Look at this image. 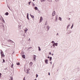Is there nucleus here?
<instances>
[{"label":"nucleus","mask_w":80,"mask_h":80,"mask_svg":"<svg viewBox=\"0 0 80 80\" xmlns=\"http://www.w3.org/2000/svg\"><path fill=\"white\" fill-rule=\"evenodd\" d=\"M33 59L34 60V61H36V56L35 55H33Z\"/></svg>","instance_id":"f257e3e1"},{"label":"nucleus","mask_w":80,"mask_h":80,"mask_svg":"<svg viewBox=\"0 0 80 80\" xmlns=\"http://www.w3.org/2000/svg\"><path fill=\"white\" fill-rule=\"evenodd\" d=\"M42 20H43V18H42V17H41L40 20V22H42Z\"/></svg>","instance_id":"f03ea898"},{"label":"nucleus","mask_w":80,"mask_h":80,"mask_svg":"<svg viewBox=\"0 0 80 80\" xmlns=\"http://www.w3.org/2000/svg\"><path fill=\"white\" fill-rule=\"evenodd\" d=\"M9 80H13V77H9Z\"/></svg>","instance_id":"7ed1b4c3"},{"label":"nucleus","mask_w":80,"mask_h":80,"mask_svg":"<svg viewBox=\"0 0 80 80\" xmlns=\"http://www.w3.org/2000/svg\"><path fill=\"white\" fill-rule=\"evenodd\" d=\"M1 56L3 55H4V54L3 53V52L2 51L1 52Z\"/></svg>","instance_id":"20e7f679"},{"label":"nucleus","mask_w":80,"mask_h":80,"mask_svg":"<svg viewBox=\"0 0 80 80\" xmlns=\"http://www.w3.org/2000/svg\"><path fill=\"white\" fill-rule=\"evenodd\" d=\"M45 62L46 63H47V64H48V60L47 59H46L45 60Z\"/></svg>","instance_id":"39448f33"},{"label":"nucleus","mask_w":80,"mask_h":80,"mask_svg":"<svg viewBox=\"0 0 80 80\" xmlns=\"http://www.w3.org/2000/svg\"><path fill=\"white\" fill-rule=\"evenodd\" d=\"M55 45V43L54 42L53 44H52V47H53V48H54Z\"/></svg>","instance_id":"423d86ee"},{"label":"nucleus","mask_w":80,"mask_h":80,"mask_svg":"<svg viewBox=\"0 0 80 80\" xmlns=\"http://www.w3.org/2000/svg\"><path fill=\"white\" fill-rule=\"evenodd\" d=\"M8 42H12V41L11 40H8Z\"/></svg>","instance_id":"0eeeda50"},{"label":"nucleus","mask_w":80,"mask_h":80,"mask_svg":"<svg viewBox=\"0 0 80 80\" xmlns=\"http://www.w3.org/2000/svg\"><path fill=\"white\" fill-rule=\"evenodd\" d=\"M22 57L23 58H25V55H22Z\"/></svg>","instance_id":"6e6552de"},{"label":"nucleus","mask_w":80,"mask_h":80,"mask_svg":"<svg viewBox=\"0 0 80 80\" xmlns=\"http://www.w3.org/2000/svg\"><path fill=\"white\" fill-rule=\"evenodd\" d=\"M55 12H53L52 14L53 16H54V15H55Z\"/></svg>","instance_id":"1a4fd4ad"},{"label":"nucleus","mask_w":80,"mask_h":80,"mask_svg":"<svg viewBox=\"0 0 80 80\" xmlns=\"http://www.w3.org/2000/svg\"><path fill=\"white\" fill-rule=\"evenodd\" d=\"M34 9H35L36 10H38V8H37V7H35Z\"/></svg>","instance_id":"9d476101"},{"label":"nucleus","mask_w":80,"mask_h":80,"mask_svg":"<svg viewBox=\"0 0 80 80\" xmlns=\"http://www.w3.org/2000/svg\"><path fill=\"white\" fill-rule=\"evenodd\" d=\"M59 20H60V21H62V18H61L60 17H59Z\"/></svg>","instance_id":"9b49d317"},{"label":"nucleus","mask_w":80,"mask_h":80,"mask_svg":"<svg viewBox=\"0 0 80 80\" xmlns=\"http://www.w3.org/2000/svg\"><path fill=\"white\" fill-rule=\"evenodd\" d=\"M38 48L39 51H40V50H41V48H40V47H38Z\"/></svg>","instance_id":"f8f14e48"},{"label":"nucleus","mask_w":80,"mask_h":80,"mask_svg":"<svg viewBox=\"0 0 80 80\" xmlns=\"http://www.w3.org/2000/svg\"><path fill=\"white\" fill-rule=\"evenodd\" d=\"M30 16H31V17L33 18H34V16L31 15V14H30Z\"/></svg>","instance_id":"ddd939ff"},{"label":"nucleus","mask_w":80,"mask_h":80,"mask_svg":"<svg viewBox=\"0 0 80 80\" xmlns=\"http://www.w3.org/2000/svg\"><path fill=\"white\" fill-rule=\"evenodd\" d=\"M3 57H5V55H4V54H3L1 56V58H3Z\"/></svg>","instance_id":"4468645a"},{"label":"nucleus","mask_w":80,"mask_h":80,"mask_svg":"<svg viewBox=\"0 0 80 80\" xmlns=\"http://www.w3.org/2000/svg\"><path fill=\"white\" fill-rule=\"evenodd\" d=\"M13 64H12V65H11V68H13Z\"/></svg>","instance_id":"2eb2a0df"},{"label":"nucleus","mask_w":80,"mask_h":80,"mask_svg":"<svg viewBox=\"0 0 80 80\" xmlns=\"http://www.w3.org/2000/svg\"><path fill=\"white\" fill-rule=\"evenodd\" d=\"M5 15H8V12H7L6 13H5Z\"/></svg>","instance_id":"dca6fc26"},{"label":"nucleus","mask_w":80,"mask_h":80,"mask_svg":"<svg viewBox=\"0 0 80 80\" xmlns=\"http://www.w3.org/2000/svg\"><path fill=\"white\" fill-rule=\"evenodd\" d=\"M52 60V57H50V61H51V60Z\"/></svg>","instance_id":"f3484780"},{"label":"nucleus","mask_w":80,"mask_h":80,"mask_svg":"<svg viewBox=\"0 0 80 80\" xmlns=\"http://www.w3.org/2000/svg\"><path fill=\"white\" fill-rule=\"evenodd\" d=\"M27 30H28V29H27V28L25 29V32H27Z\"/></svg>","instance_id":"a211bd4d"},{"label":"nucleus","mask_w":80,"mask_h":80,"mask_svg":"<svg viewBox=\"0 0 80 80\" xmlns=\"http://www.w3.org/2000/svg\"><path fill=\"white\" fill-rule=\"evenodd\" d=\"M32 62H31L30 63V65H32Z\"/></svg>","instance_id":"6ab92c4d"},{"label":"nucleus","mask_w":80,"mask_h":80,"mask_svg":"<svg viewBox=\"0 0 80 80\" xmlns=\"http://www.w3.org/2000/svg\"><path fill=\"white\" fill-rule=\"evenodd\" d=\"M2 60H3L2 63H3V62H4L5 63V60L3 59Z\"/></svg>","instance_id":"aec40b11"},{"label":"nucleus","mask_w":80,"mask_h":80,"mask_svg":"<svg viewBox=\"0 0 80 80\" xmlns=\"http://www.w3.org/2000/svg\"><path fill=\"white\" fill-rule=\"evenodd\" d=\"M2 77V73H0V78H1Z\"/></svg>","instance_id":"412c9836"},{"label":"nucleus","mask_w":80,"mask_h":80,"mask_svg":"<svg viewBox=\"0 0 80 80\" xmlns=\"http://www.w3.org/2000/svg\"><path fill=\"white\" fill-rule=\"evenodd\" d=\"M58 44V43H55V45H56V46H57Z\"/></svg>","instance_id":"4be33fe9"},{"label":"nucleus","mask_w":80,"mask_h":80,"mask_svg":"<svg viewBox=\"0 0 80 80\" xmlns=\"http://www.w3.org/2000/svg\"><path fill=\"white\" fill-rule=\"evenodd\" d=\"M54 41H53L52 42V43H54Z\"/></svg>","instance_id":"5701e85b"},{"label":"nucleus","mask_w":80,"mask_h":80,"mask_svg":"<svg viewBox=\"0 0 80 80\" xmlns=\"http://www.w3.org/2000/svg\"><path fill=\"white\" fill-rule=\"evenodd\" d=\"M27 17H28V13H27Z\"/></svg>","instance_id":"b1692460"},{"label":"nucleus","mask_w":80,"mask_h":80,"mask_svg":"<svg viewBox=\"0 0 80 80\" xmlns=\"http://www.w3.org/2000/svg\"><path fill=\"white\" fill-rule=\"evenodd\" d=\"M30 3H31V2H28V4H29V5H30Z\"/></svg>","instance_id":"393cba45"},{"label":"nucleus","mask_w":80,"mask_h":80,"mask_svg":"<svg viewBox=\"0 0 80 80\" xmlns=\"http://www.w3.org/2000/svg\"><path fill=\"white\" fill-rule=\"evenodd\" d=\"M17 65H20V63H17Z\"/></svg>","instance_id":"a878e982"},{"label":"nucleus","mask_w":80,"mask_h":80,"mask_svg":"<svg viewBox=\"0 0 80 80\" xmlns=\"http://www.w3.org/2000/svg\"><path fill=\"white\" fill-rule=\"evenodd\" d=\"M49 2H52V0H48Z\"/></svg>","instance_id":"bb28decb"},{"label":"nucleus","mask_w":80,"mask_h":80,"mask_svg":"<svg viewBox=\"0 0 80 80\" xmlns=\"http://www.w3.org/2000/svg\"><path fill=\"white\" fill-rule=\"evenodd\" d=\"M45 1V0H41V2H44Z\"/></svg>","instance_id":"cd10ccee"},{"label":"nucleus","mask_w":80,"mask_h":80,"mask_svg":"<svg viewBox=\"0 0 80 80\" xmlns=\"http://www.w3.org/2000/svg\"><path fill=\"white\" fill-rule=\"evenodd\" d=\"M49 55H51V52H50L49 53Z\"/></svg>","instance_id":"c85d7f7f"},{"label":"nucleus","mask_w":80,"mask_h":80,"mask_svg":"<svg viewBox=\"0 0 80 80\" xmlns=\"http://www.w3.org/2000/svg\"><path fill=\"white\" fill-rule=\"evenodd\" d=\"M36 78H37V77H38V75H37V74H36Z\"/></svg>","instance_id":"c756f323"},{"label":"nucleus","mask_w":80,"mask_h":80,"mask_svg":"<svg viewBox=\"0 0 80 80\" xmlns=\"http://www.w3.org/2000/svg\"><path fill=\"white\" fill-rule=\"evenodd\" d=\"M73 24L72 25V26L71 28H73Z\"/></svg>","instance_id":"7c9ffc66"},{"label":"nucleus","mask_w":80,"mask_h":80,"mask_svg":"<svg viewBox=\"0 0 80 80\" xmlns=\"http://www.w3.org/2000/svg\"><path fill=\"white\" fill-rule=\"evenodd\" d=\"M25 77L24 78L23 80H25Z\"/></svg>","instance_id":"2f4dec72"},{"label":"nucleus","mask_w":80,"mask_h":80,"mask_svg":"<svg viewBox=\"0 0 80 80\" xmlns=\"http://www.w3.org/2000/svg\"><path fill=\"white\" fill-rule=\"evenodd\" d=\"M27 72H29V71L28 70H27Z\"/></svg>","instance_id":"473e14b6"},{"label":"nucleus","mask_w":80,"mask_h":80,"mask_svg":"<svg viewBox=\"0 0 80 80\" xmlns=\"http://www.w3.org/2000/svg\"><path fill=\"white\" fill-rule=\"evenodd\" d=\"M56 2H57L59 0H55Z\"/></svg>","instance_id":"72a5a7b5"},{"label":"nucleus","mask_w":80,"mask_h":80,"mask_svg":"<svg viewBox=\"0 0 80 80\" xmlns=\"http://www.w3.org/2000/svg\"><path fill=\"white\" fill-rule=\"evenodd\" d=\"M27 18H28V19H29V18H28V17H27Z\"/></svg>","instance_id":"f704fd0d"},{"label":"nucleus","mask_w":80,"mask_h":80,"mask_svg":"<svg viewBox=\"0 0 80 80\" xmlns=\"http://www.w3.org/2000/svg\"><path fill=\"white\" fill-rule=\"evenodd\" d=\"M52 55L53 56V53L52 54Z\"/></svg>","instance_id":"c9c22d12"},{"label":"nucleus","mask_w":80,"mask_h":80,"mask_svg":"<svg viewBox=\"0 0 80 80\" xmlns=\"http://www.w3.org/2000/svg\"><path fill=\"white\" fill-rule=\"evenodd\" d=\"M48 75H50V73L49 72V73H48Z\"/></svg>","instance_id":"e433bc0d"},{"label":"nucleus","mask_w":80,"mask_h":80,"mask_svg":"<svg viewBox=\"0 0 80 80\" xmlns=\"http://www.w3.org/2000/svg\"><path fill=\"white\" fill-rule=\"evenodd\" d=\"M50 58V57H48V58Z\"/></svg>","instance_id":"4c0bfd02"},{"label":"nucleus","mask_w":80,"mask_h":80,"mask_svg":"<svg viewBox=\"0 0 80 80\" xmlns=\"http://www.w3.org/2000/svg\"><path fill=\"white\" fill-rule=\"evenodd\" d=\"M70 26V25H68V27H69Z\"/></svg>","instance_id":"58836bf2"},{"label":"nucleus","mask_w":80,"mask_h":80,"mask_svg":"<svg viewBox=\"0 0 80 80\" xmlns=\"http://www.w3.org/2000/svg\"><path fill=\"white\" fill-rule=\"evenodd\" d=\"M34 80H37V79H35Z\"/></svg>","instance_id":"ea45409f"},{"label":"nucleus","mask_w":80,"mask_h":80,"mask_svg":"<svg viewBox=\"0 0 80 80\" xmlns=\"http://www.w3.org/2000/svg\"><path fill=\"white\" fill-rule=\"evenodd\" d=\"M33 1H35V0H33Z\"/></svg>","instance_id":"a19ab883"},{"label":"nucleus","mask_w":80,"mask_h":80,"mask_svg":"<svg viewBox=\"0 0 80 80\" xmlns=\"http://www.w3.org/2000/svg\"><path fill=\"white\" fill-rule=\"evenodd\" d=\"M52 46H51V47L52 48Z\"/></svg>","instance_id":"79ce46f5"}]
</instances>
